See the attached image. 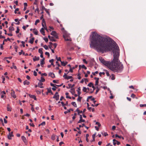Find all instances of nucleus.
Instances as JSON below:
<instances>
[{
  "label": "nucleus",
  "mask_w": 146,
  "mask_h": 146,
  "mask_svg": "<svg viewBox=\"0 0 146 146\" xmlns=\"http://www.w3.org/2000/svg\"><path fill=\"white\" fill-rule=\"evenodd\" d=\"M90 46L98 52L110 51L111 44L108 43L106 38L98 34L96 32L92 33Z\"/></svg>",
  "instance_id": "1"
},
{
  "label": "nucleus",
  "mask_w": 146,
  "mask_h": 146,
  "mask_svg": "<svg viewBox=\"0 0 146 146\" xmlns=\"http://www.w3.org/2000/svg\"><path fill=\"white\" fill-rule=\"evenodd\" d=\"M113 60L109 68L112 71L117 72H121L123 69V66L121 63H119L118 58L119 56V50L118 46H115L113 48Z\"/></svg>",
  "instance_id": "2"
},
{
  "label": "nucleus",
  "mask_w": 146,
  "mask_h": 146,
  "mask_svg": "<svg viewBox=\"0 0 146 146\" xmlns=\"http://www.w3.org/2000/svg\"><path fill=\"white\" fill-rule=\"evenodd\" d=\"M99 60L103 64L106 66L108 68H109L111 63V62L105 61L102 57H99Z\"/></svg>",
  "instance_id": "3"
},
{
  "label": "nucleus",
  "mask_w": 146,
  "mask_h": 146,
  "mask_svg": "<svg viewBox=\"0 0 146 146\" xmlns=\"http://www.w3.org/2000/svg\"><path fill=\"white\" fill-rule=\"evenodd\" d=\"M63 36L65 40L70 41L72 40V39L70 37V35L66 32H65L64 33Z\"/></svg>",
  "instance_id": "4"
},
{
  "label": "nucleus",
  "mask_w": 146,
  "mask_h": 146,
  "mask_svg": "<svg viewBox=\"0 0 146 146\" xmlns=\"http://www.w3.org/2000/svg\"><path fill=\"white\" fill-rule=\"evenodd\" d=\"M88 86L90 87H92L93 88L92 91L90 92V93H92L95 89V87L93 85V84L92 82H90L88 84Z\"/></svg>",
  "instance_id": "5"
},
{
  "label": "nucleus",
  "mask_w": 146,
  "mask_h": 146,
  "mask_svg": "<svg viewBox=\"0 0 146 146\" xmlns=\"http://www.w3.org/2000/svg\"><path fill=\"white\" fill-rule=\"evenodd\" d=\"M13 132L12 131L11 132H9L7 135V137L9 139L11 140L12 139V137L14 136L13 135Z\"/></svg>",
  "instance_id": "6"
},
{
  "label": "nucleus",
  "mask_w": 146,
  "mask_h": 146,
  "mask_svg": "<svg viewBox=\"0 0 146 146\" xmlns=\"http://www.w3.org/2000/svg\"><path fill=\"white\" fill-rule=\"evenodd\" d=\"M51 35L53 36L55 38L57 39L58 38V36L57 34V33L55 31H53L51 33Z\"/></svg>",
  "instance_id": "7"
},
{
  "label": "nucleus",
  "mask_w": 146,
  "mask_h": 146,
  "mask_svg": "<svg viewBox=\"0 0 146 146\" xmlns=\"http://www.w3.org/2000/svg\"><path fill=\"white\" fill-rule=\"evenodd\" d=\"M11 96L14 98H16V96L15 94V92L13 89L11 90Z\"/></svg>",
  "instance_id": "8"
},
{
  "label": "nucleus",
  "mask_w": 146,
  "mask_h": 146,
  "mask_svg": "<svg viewBox=\"0 0 146 146\" xmlns=\"http://www.w3.org/2000/svg\"><path fill=\"white\" fill-rule=\"evenodd\" d=\"M53 98H55L56 100H59V95L58 94V92H56Z\"/></svg>",
  "instance_id": "9"
},
{
  "label": "nucleus",
  "mask_w": 146,
  "mask_h": 146,
  "mask_svg": "<svg viewBox=\"0 0 146 146\" xmlns=\"http://www.w3.org/2000/svg\"><path fill=\"white\" fill-rule=\"evenodd\" d=\"M6 94V93L5 91H3L1 92V97L2 98H5L6 96L5 95Z\"/></svg>",
  "instance_id": "10"
},
{
  "label": "nucleus",
  "mask_w": 146,
  "mask_h": 146,
  "mask_svg": "<svg viewBox=\"0 0 146 146\" xmlns=\"http://www.w3.org/2000/svg\"><path fill=\"white\" fill-rule=\"evenodd\" d=\"M63 77L65 79H66L68 80L70 79H71L72 78V77L71 76H67L66 74L65 73L64 75L63 76Z\"/></svg>",
  "instance_id": "11"
},
{
  "label": "nucleus",
  "mask_w": 146,
  "mask_h": 146,
  "mask_svg": "<svg viewBox=\"0 0 146 146\" xmlns=\"http://www.w3.org/2000/svg\"><path fill=\"white\" fill-rule=\"evenodd\" d=\"M113 144L114 145L117 144V145H119L120 144V142L118 141L117 140H116L115 139H113Z\"/></svg>",
  "instance_id": "12"
},
{
  "label": "nucleus",
  "mask_w": 146,
  "mask_h": 146,
  "mask_svg": "<svg viewBox=\"0 0 146 146\" xmlns=\"http://www.w3.org/2000/svg\"><path fill=\"white\" fill-rule=\"evenodd\" d=\"M80 119L78 122V123H81L82 122H84L85 121L84 119H82V117L81 115H80Z\"/></svg>",
  "instance_id": "13"
},
{
  "label": "nucleus",
  "mask_w": 146,
  "mask_h": 146,
  "mask_svg": "<svg viewBox=\"0 0 146 146\" xmlns=\"http://www.w3.org/2000/svg\"><path fill=\"white\" fill-rule=\"evenodd\" d=\"M94 79L96 80L95 84V86H97L98 85L99 83V78H94Z\"/></svg>",
  "instance_id": "14"
},
{
  "label": "nucleus",
  "mask_w": 146,
  "mask_h": 146,
  "mask_svg": "<svg viewBox=\"0 0 146 146\" xmlns=\"http://www.w3.org/2000/svg\"><path fill=\"white\" fill-rule=\"evenodd\" d=\"M45 29L44 28H42L40 30V32L43 35H45V32H44V29Z\"/></svg>",
  "instance_id": "15"
},
{
  "label": "nucleus",
  "mask_w": 146,
  "mask_h": 146,
  "mask_svg": "<svg viewBox=\"0 0 146 146\" xmlns=\"http://www.w3.org/2000/svg\"><path fill=\"white\" fill-rule=\"evenodd\" d=\"M44 64V58H43L40 60V64L42 67L43 66V64Z\"/></svg>",
  "instance_id": "16"
},
{
  "label": "nucleus",
  "mask_w": 146,
  "mask_h": 146,
  "mask_svg": "<svg viewBox=\"0 0 146 146\" xmlns=\"http://www.w3.org/2000/svg\"><path fill=\"white\" fill-rule=\"evenodd\" d=\"M7 109L8 111H11V108L9 104H8L7 106Z\"/></svg>",
  "instance_id": "17"
},
{
  "label": "nucleus",
  "mask_w": 146,
  "mask_h": 146,
  "mask_svg": "<svg viewBox=\"0 0 146 146\" xmlns=\"http://www.w3.org/2000/svg\"><path fill=\"white\" fill-rule=\"evenodd\" d=\"M43 84L41 82H39L38 84V86L40 88H43V87L42 86Z\"/></svg>",
  "instance_id": "18"
},
{
  "label": "nucleus",
  "mask_w": 146,
  "mask_h": 146,
  "mask_svg": "<svg viewBox=\"0 0 146 146\" xmlns=\"http://www.w3.org/2000/svg\"><path fill=\"white\" fill-rule=\"evenodd\" d=\"M48 75L49 76H50L52 78H54L55 77L54 74L53 73L50 72L49 73Z\"/></svg>",
  "instance_id": "19"
},
{
  "label": "nucleus",
  "mask_w": 146,
  "mask_h": 146,
  "mask_svg": "<svg viewBox=\"0 0 146 146\" xmlns=\"http://www.w3.org/2000/svg\"><path fill=\"white\" fill-rule=\"evenodd\" d=\"M35 38L34 37L32 38L31 39H30L29 40V42L31 44H32L33 43L34 40Z\"/></svg>",
  "instance_id": "20"
},
{
  "label": "nucleus",
  "mask_w": 146,
  "mask_h": 146,
  "mask_svg": "<svg viewBox=\"0 0 146 146\" xmlns=\"http://www.w3.org/2000/svg\"><path fill=\"white\" fill-rule=\"evenodd\" d=\"M61 65L64 66H65L68 63V62H64V61H61Z\"/></svg>",
  "instance_id": "21"
},
{
  "label": "nucleus",
  "mask_w": 146,
  "mask_h": 146,
  "mask_svg": "<svg viewBox=\"0 0 146 146\" xmlns=\"http://www.w3.org/2000/svg\"><path fill=\"white\" fill-rule=\"evenodd\" d=\"M23 84L24 85H28L30 84V82L27 80H25L23 82Z\"/></svg>",
  "instance_id": "22"
},
{
  "label": "nucleus",
  "mask_w": 146,
  "mask_h": 146,
  "mask_svg": "<svg viewBox=\"0 0 146 146\" xmlns=\"http://www.w3.org/2000/svg\"><path fill=\"white\" fill-rule=\"evenodd\" d=\"M29 96L31 98H32L34 99V100H36V96H35V95H31L30 94L29 95Z\"/></svg>",
  "instance_id": "23"
},
{
  "label": "nucleus",
  "mask_w": 146,
  "mask_h": 146,
  "mask_svg": "<svg viewBox=\"0 0 146 146\" xmlns=\"http://www.w3.org/2000/svg\"><path fill=\"white\" fill-rule=\"evenodd\" d=\"M39 60V57H37L36 56H35L33 58V60L34 61H37Z\"/></svg>",
  "instance_id": "24"
},
{
  "label": "nucleus",
  "mask_w": 146,
  "mask_h": 146,
  "mask_svg": "<svg viewBox=\"0 0 146 146\" xmlns=\"http://www.w3.org/2000/svg\"><path fill=\"white\" fill-rule=\"evenodd\" d=\"M21 138H22V139L23 141L25 143L27 142V140H26V138L25 136H22Z\"/></svg>",
  "instance_id": "25"
},
{
  "label": "nucleus",
  "mask_w": 146,
  "mask_h": 146,
  "mask_svg": "<svg viewBox=\"0 0 146 146\" xmlns=\"http://www.w3.org/2000/svg\"><path fill=\"white\" fill-rule=\"evenodd\" d=\"M33 33L36 35H37L38 33V31L37 30L35 29H34L33 30Z\"/></svg>",
  "instance_id": "26"
},
{
  "label": "nucleus",
  "mask_w": 146,
  "mask_h": 146,
  "mask_svg": "<svg viewBox=\"0 0 146 146\" xmlns=\"http://www.w3.org/2000/svg\"><path fill=\"white\" fill-rule=\"evenodd\" d=\"M110 77L111 78V79L112 80H114L115 79V75L114 74H112L111 76H110Z\"/></svg>",
  "instance_id": "27"
},
{
  "label": "nucleus",
  "mask_w": 146,
  "mask_h": 146,
  "mask_svg": "<svg viewBox=\"0 0 146 146\" xmlns=\"http://www.w3.org/2000/svg\"><path fill=\"white\" fill-rule=\"evenodd\" d=\"M42 25L43 27V28H44V29H45L47 31H48V30L46 28V25H45V26L44 25V23H42Z\"/></svg>",
  "instance_id": "28"
},
{
  "label": "nucleus",
  "mask_w": 146,
  "mask_h": 146,
  "mask_svg": "<svg viewBox=\"0 0 146 146\" xmlns=\"http://www.w3.org/2000/svg\"><path fill=\"white\" fill-rule=\"evenodd\" d=\"M88 109L89 111H92V112L94 111L95 110L94 109V108H92L91 107H88Z\"/></svg>",
  "instance_id": "29"
},
{
  "label": "nucleus",
  "mask_w": 146,
  "mask_h": 146,
  "mask_svg": "<svg viewBox=\"0 0 146 146\" xmlns=\"http://www.w3.org/2000/svg\"><path fill=\"white\" fill-rule=\"evenodd\" d=\"M49 47L50 48V49H52V48H53L52 46L53 43L51 42H49Z\"/></svg>",
  "instance_id": "30"
},
{
  "label": "nucleus",
  "mask_w": 146,
  "mask_h": 146,
  "mask_svg": "<svg viewBox=\"0 0 146 146\" xmlns=\"http://www.w3.org/2000/svg\"><path fill=\"white\" fill-rule=\"evenodd\" d=\"M43 49L42 48H40L38 49V52L40 54H43Z\"/></svg>",
  "instance_id": "31"
},
{
  "label": "nucleus",
  "mask_w": 146,
  "mask_h": 146,
  "mask_svg": "<svg viewBox=\"0 0 146 146\" xmlns=\"http://www.w3.org/2000/svg\"><path fill=\"white\" fill-rule=\"evenodd\" d=\"M70 110L73 111V110L72 109H70L68 110L67 111H64V113L65 114H66L70 112Z\"/></svg>",
  "instance_id": "32"
},
{
  "label": "nucleus",
  "mask_w": 146,
  "mask_h": 146,
  "mask_svg": "<svg viewBox=\"0 0 146 146\" xmlns=\"http://www.w3.org/2000/svg\"><path fill=\"white\" fill-rule=\"evenodd\" d=\"M76 111L78 112V115H79L80 113H82V111H80L78 108L76 109Z\"/></svg>",
  "instance_id": "33"
},
{
  "label": "nucleus",
  "mask_w": 146,
  "mask_h": 146,
  "mask_svg": "<svg viewBox=\"0 0 146 146\" xmlns=\"http://www.w3.org/2000/svg\"><path fill=\"white\" fill-rule=\"evenodd\" d=\"M51 139L53 140H54L55 139V135L54 134L52 135L51 137Z\"/></svg>",
  "instance_id": "34"
},
{
  "label": "nucleus",
  "mask_w": 146,
  "mask_h": 146,
  "mask_svg": "<svg viewBox=\"0 0 146 146\" xmlns=\"http://www.w3.org/2000/svg\"><path fill=\"white\" fill-rule=\"evenodd\" d=\"M65 94L66 96V98H69L70 99H71V97L68 96V95L69 94L68 93L66 92Z\"/></svg>",
  "instance_id": "35"
},
{
  "label": "nucleus",
  "mask_w": 146,
  "mask_h": 146,
  "mask_svg": "<svg viewBox=\"0 0 146 146\" xmlns=\"http://www.w3.org/2000/svg\"><path fill=\"white\" fill-rule=\"evenodd\" d=\"M40 82H44L45 81V79L43 77H41V79L40 80Z\"/></svg>",
  "instance_id": "36"
},
{
  "label": "nucleus",
  "mask_w": 146,
  "mask_h": 146,
  "mask_svg": "<svg viewBox=\"0 0 146 146\" xmlns=\"http://www.w3.org/2000/svg\"><path fill=\"white\" fill-rule=\"evenodd\" d=\"M75 107H77V105L75 102H72L71 103Z\"/></svg>",
  "instance_id": "37"
},
{
  "label": "nucleus",
  "mask_w": 146,
  "mask_h": 146,
  "mask_svg": "<svg viewBox=\"0 0 146 146\" xmlns=\"http://www.w3.org/2000/svg\"><path fill=\"white\" fill-rule=\"evenodd\" d=\"M11 69L14 68L15 69H17V67L16 66L14 65V63H13L12 66L11 67Z\"/></svg>",
  "instance_id": "38"
},
{
  "label": "nucleus",
  "mask_w": 146,
  "mask_h": 146,
  "mask_svg": "<svg viewBox=\"0 0 146 146\" xmlns=\"http://www.w3.org/2000/svg\"><path fill=\"white\" fill-rule=\"evenodd\" d=\"M105 71L106 72V76H110V74L108 72L107 70H105Z\"/></svg>",
  "instance_id": "39"
},
{
  "label": "nucleus",
  "mask_w": 146,
  "mask_h": 146,
  "mask_svg": "<svg viewBox=\"0 0 146 146\" xmlns=\"http://www.w3.org/2000/svg\"><path fill=\"white\" fill-rule=\"evenodd\" d=\"M9 29L10 31H13L14 30V27H9Z\"/></svg>",
  "instance_id": "40"
},
{
  "label": "nucleus",
  "mask_w": 146,
  "mask_h": 146,
  "mask_svg": "<svg viewBox=\"0 0 146 146\" xmlns=\"http://www.w3.org/2000/svg\"><path fill=\"white\" fill-rule=\"evenodd\" d=\"M83 90L84 92H87V88L85 87H84Z\"/></svg>",
  "instance_id": "41"
},
{
  "label": "nucleus",
  "mask_w": 146,
  "mask_h": 146,
  "mask_svg": "<svg viewBox=\"0 0 146 146\" xmlns=\"http://www.w3.org/2000/svg\"><path fill=\"white\" fill-rule=\"evenodd\" d=\"M40 22V21L39 19H37L35 22V25H36L37 23Z\"/></svg>",
  "instance_id": "42"
},
{
  "label": "nucleus",
  "mask_w": 146,
  "mask_h": 146,
  "mask_svg": "<svg viewBox=\"0 0 146 146\" xmlns=\"http://www.w3.org/2000/svg\"><path fill=\"white\" fill-rule=\"evenodd\" d=\"M54 61V60L53 59H52L51 60H49V62L51 63V65H53V62Z\"/></svg>",
  "instance_id": "43"
},
{
  "label": "nucleus",
  "mask_w": 146,
  "mask_h": 146,
  "mask_svg": "<svg viewBox=\"0 0 146 146\" xmlns=\"http://www.w3.org/2000/svg\"><path fill=\"white\" fill-rule=\"evenodd\" d=\"M45 124V121H43L39 125V126H40V125H44Z\"/></svg>",
  "instance_id": "44"
},
{
  "label": "nucleus",
  "mask_w": 146,
  "mask_h": 146,
  "mask_svg": "<svg viewBox=\"0 0 146 146\" xmlns=\"http://www.w3.org/2000/svg\"><path fill=\"white\" fill-rule=\"evenodd\" d=\"M19 27H17V30L16 31V33H18L19 32Z\"/></svg>",
  "instance_id": "45"
},
{
  "label": "nucleus",
  "mask_w": 146,
  "mask_h": 146,
  "mask_svg": "<svg viewBox=\"0 0 146 146\" xmlns=\"http://www.w3.org/2000/svg\"><path fill=\"white\" fill-rule=\"evenodd\" d=\"M51 39L52 40H50L51 41L55 42L56 41V40L54 38V37L53 36H52V38H51Z\"/></svg>",
  "instance_id": "46"
},
{
  "label": "nucleus",
  "mask_w": 146,
  "mask_h": 146,
  "mask_svg": "<svg viewBox=\"0 0 146 146\" xmlns=\"http://www.w3.org/2000/svg\"><path fill=\"white\" fill-rule=\"evenodd\" d=\"M96 135V133H95L94 134L92 135V137L93 138V140L94 141H95V137Z\"/></svg>",
  "instance_id": "47"
},
{
  "label": "nucleus",
  "mask_w": 146,
  "mask_h": 146,
  "mask_svg": "<svg viewBox=\"0 0 146 146\" xmlns=\"http://www.w3.org/2000/svg\"><path fill=\"white\" fill-rule=\"evenodd\" d=\"M56 58L57 60V61H60V62L61 61V58H60V57H59L58 58L57 57V56H56Z\"/></svg>",
  "instance_id": "48"
},
{
  "label": "nucleus",
  "mask_w": 146,
  "mask_h": 146,
  "mask_svg": "<svg viewBox=\"0 0 146 146\" xmlns=\"http://www.w3.org/2000/svg\"><path fill=\"white\" fill-rule=\"evenodd\" d=\"M30 105L32 106L31 108V110L32 111H34V108L32 104H30Z\"/></svg>",
  "instance_id": "49"
},
{
  "label": "nucleus",
  "mask_w": 146,
  "mask_h": 146,
  "mask_svg": "<svg viewBox=\"0 0 146 146\" xmlns=\"http://www.w3.org/2000/svg\"><path fill=\"white\" fill-rule=\"evenodd\" d=\"M140 106L141 107H146V104H141L140 105Z\"/></svg>",
  "instance_id": "50"
},
{
  "label": "nucleus",
  "mask_w": 146,
  "mask_h": 146,
  "mask_svg": "<svg viewBox=\"0 0 146 146\" xmlns=\"http://www.w3.org/2000/svg\"><path fill=\"white\" fill-rule=\"evenodd\" d=\"M102 74L104 75L105 74V73L104 72H100L99 73V74L100 76H101Z\"/></svg>",
  "instance_id": "51"
},
{
  "label": "nucleus",
  "mask_w": 146,
  "mask_h": 146,
  "mask_svg": "<svg viewBox=\"0 0 146 146\" xmlns=\"http://www.w3.org/2000/svg\"><path fill=\"white\" fill-rule=\"evenodd\" d=\"M19 9L18 8H16V9H15V11H14V13H15V14H16V13H17V11H19Z\"/></svg>",
  "instance_id": "52"
},
{
  "label": "nucleus",
  "mask_w": 146,
  "mask_h": 146,
  "mask_svg": "<svg viewBox=\"0 0 146 146\" xmlns=\"http://www.w3.org/2000/svg\"><path fill=\"white\" fill-rule=\"evenodd\" d=\"M53 45L54 47V49L56 48L57 44L56 43H54L53 44Z\"/></svg>",
  "instance_id": "53"
},
{
  "label": "nucleus",
  "mask_w": 146,
  "mask_h": 146,
  "mask_svg": "<svg viewBox=\"0 0 146 146\" xmlns=\"http://www.w3.org/2000/svg\"><path fill=\"white\" fill-rule=\"evenodd\" d=\"M43 39L46 42L48 41V39L47 38H44Z\"/></svg>",
  "instance_id": "54"
},
{
  "label": "nucleus",
  "mask_w": 146,
  "mask_h": 146,
  "mask_svg": "<svg viewBox=\"0 0 146 146\" xmlns=\"http://www.w3.org/2000/svg\"><path fill=\"white\" fill-rule=\"evenodd\" d=\"M43 47L46 50H47L48 49V46L46 45H44Z\"/></svg>",
  "instance_id": "55"
},
{
  "label": "nucleus",
  "mask_w": 146,
  "mask_h": 146,
  "mask_svg": "<svg viewBox=\"0 0 146 146\" xmlns=\"http://www.w3.org/2000/svg\"><path fill=\"white\" fill-rule=\"evenodd\" d=\"M82 68H84L85 70L87 69V67L84 65H83L82 66Z\"/></svg>",
  "instance_id": "56"
},
{
  "label": "nucleus",
  "mask_w": 146,
  "mask_h": 146,
  "mask_svg": "<svg viewBox=\"0 0 146 146\" xmlns=\"http://www.w3.org/2000/svg\"><path fill=\"white\" fill-rule=\"evenodd\" d=\"M96 88H97V89H96V94H97V93L98 92L99 90V89L98 87V86H97L96 87Z\"/></svg>",
  "instance_id": "57"
},
{
  "label": "nucleus",
  "mask_w": 146,
  "mask_h": 146,
  "mask_svg": "<svg viewBox=\"0 0 146 146\" xmlns=\"http://www.w3.org/2000/svg\"><path fill=\"white\" fill-rule=\"evenodd\" d=\"M135 96V95L133 94H132L131 95V97L133 98H134Z\"/></svg>",
  "instance_id": "58"
},
{
  "label": "nucleus",
  "mask_w": 146,
  "mask_h": 146,
  "mask_svg": "<svg viewBox=\"0 0 146 146\" xmlns=\"http://www.w3.org/2000/svg\"><path fill=\"white\" fill-rule=\"evenodd\" d=\"M10 39L9 38H7L6 39H5L4 40V41L7 42V40L10 41Z\"/></svg>",
  "instance_id": "59"
},
{
  "label": "nucleus",
  "mask_w": 146,
  "mask_h": 146,
  "mask_svg": "<svg viewBox=\"0 0 146 146\" xmlns=\"http://www.w3.org/2000/svg\"><path fill=\"white\" fill-rule=\"evenodd\" d=\"M96 124L98 125V126H99V127H100L101 126V124L100 123L98 122H96Z\"/></svg>",
  "instance_id": "60"
},
{
  "label": "nucleus",
  "mask_w": 146,
  "mask_h": 146,
  "mask_svg": "<svg viewBox=\"0 0 146 146\" xmlns=\"http://www.w3.org/2000/svg\"><path fill=\"white\" fill-rule=\"evenodd\" d=\"M81 97H80L79 96L77 99V101H80L81 100Z\"/></svg>",
  "instance_id": "61"
},
{
  "label": "nucleus",
  "mask_w": 146,
  "mask_h": 146,
  "mask_svg": "<svg viewBox=\"0 0 146 146\" xmlns=\"http://www.w3.org/2000/svg\"><path fill=\"white\" fill-rule=\"evenodd\" d=\"M2 80H3L2 83H4L5 82H4V81L5 80V78L3 76H2Z\"/></svg>",
  "instance_id": "62"
},
{
  "label": "nucleus",
  "mask_w": 146,
  "mask_h": 146,
  "mask_svg": "<svg viewBox=\"0 0 146 146\" xmlns=\"http://www.w3.org/2000/svg\"><path fill=\"white\" fill-rule=\"evenodd\" d=\"M45 55H47L48 57L50 56V54L48 52H45Z\"/></svg>",
  "instance_id": "63"
},
{
  "label": "nucleus",
  "mask_w": 146,
  "mask_h": 146,
  "mask_svg": "<svg viewBox=\"0 0 146 146\" xmlns=\"http://www.w3.org/2000/svg\"><path fill=\"white\" fill-rule=\"evenodd\" d=\"M33 74L34 76H37V72L35 71H34Z\"/></svg>",
  "instance_id": "64"
}]
</instances>
